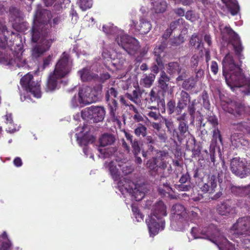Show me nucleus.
<instances>
[{
	"mask_svg": "<svg viewBox=\"0 0 250 250\" xmlns=\"http://www.w3.org/2000/svg\"><path fill=\"white\" fill-rule=\"evenodd\" d=\"M51 18L50 11L38 5L31 30L32 41L37 43L31 49V57L34 60L49 50L52 43L56 40L53 29L60 23L61 19L57 16L51 20Z\"/></svg>",
	"mask_w": 250,
	"mask_h": 250,
	"instance_id": "nucleus-1",
	"label": "nucleus"
},
{
	"mask_svg": "<svg viewBox=\"0 0 250 250\" xmlns=\"http://www.w3.org/2000/svg\"><path fill=\"white\" fill-rule=\"evenodd\" d=\"M241 64V59H239ZM223 75L227 85L233 90L235 88H243L241 91L245 94H250V78H246L241 68V64L236 63L233 56L228 53L222 61Z\"/></svg>",
	"mask_w": 250,
	"mask_h": 250,
	"instance_id": "nucleus-2",
	"label": "nucleus"
},
{
	"mask_svg": "<svg viewBox=\"0 0 250 250\" xmlns=\"http://www.w3.org/2000/svg\"><path fill=\"white\" fill-rule=\"evenodd\" d=\"M72 63L69 56L64 52L56 63L54 71L48 77L45 88L46 92H53L59 89L63 83L64 85L66 84L62 79L70 72Z\"/></svg>",
	"mask_w": 250,
	"mask_h": 250,
	"instance_id": "nucleus-3",
	"label": "nucleus"
},
{
	"mask_svg": "<svg viewBox=\"0 0 250 250\" xmlns=\"http://www.w3.org/2000/svg\"><path fill=\"white\" fill-rule=\"evenodd\" d=\"M103 29L106 34L115 35V41L118 45L129 54H135L140 48L139 43L135 38L125 34L123 30L118 29L113 24L109 23L104 25Z\"/></svg>",
	"mask_w": 250,
	"mask_h": 250,
	"instance_id": "nucleus-4",
	"label": "nucleus"
},
{
	"mask_svg": "<svg viewBox=\"0 0 250 250\" xmlns=\"http://www.w3.org/2000/svg\"><path fill=\"white\" fill-rule=\"evenodd\" d=\"M167 214V207L163 201H159L153 206L150 215L146 220L151 236L156 235L160 229H164V217Z\"/></svg>",
	"mask_w": 250,
	"mask_h": 250,
	"instance_id": "nucleus-5",
	"label": "nucleus"
},
{
	"mask_svg": "<svg viewBox=\"0 0 250 250\" xmlns=\"http://www.w3.org/2000/svg\"><path fill=\"white\" fill-rule=\"evenodd\" d=\"M219 30L223 38H229V44L233 47L235 55L238 59H243L244 57L242 52L244 48L238 35L229 26L220 24Z\"/></svg>",
	"mask_w": 250,
	"mask_h": 250,
	"instance_id": "nucleus-6",
	"label": "nucleus"
},
{
	"mask_svg": "<svg viewBox=\"0 0 250 250\" xmlns=\"http://www.w3.org/2000/svg\"><path fill=\"white\" fill-rule=\"evenodd\" d=\"M230 165V170L235 175L241 178L250 175V162L235 157L231 160Z\"/></svg>",
	"mask_w": 250,
	"mask_h": 250,
	"instance_id": "nucleus-7",
	"label": "nucleus"
},
{
	"mask_svg": "<svg viewBox=\"0 0 250 250\" xmlns=\"http://www.w3.org/2000/svg\"><path fill=\"white\" fill-rule=\"evenodd\" d=\"M105 114L104 108L100 106H91L85 108L81 112V116L83 120L94 123L102 121Z\"/></svg>",
	"mask_w": 250,
	"mask_h": 250,
	"instance_id": "nucleus-8",
	"label": "nucleus"
},
{
	"mask_svg": "<svg viewBox=\"0 0 250 250\" xmlns=\"http://www.w3.org/2000/svg\"><path fill=\"white\" fill-rule=\"evenodd\" d=\"M158 164L156 173L161 178L168 177L172 172L171 166L167 160L168 158V153L165 151H159L157 153Z\"/></svg>",
	"mask_w": 250,
	"mask_h": 250,
	"instance_id": "nucleus-9",
	"label": "nucleus"
},
{
	"mask_svg": "<svg viewBox=\"0 0 250 250\" xmlns=\"http://www.w3.org/2000/svg\"><path fill=\"white\" fill-rule=\"evenodd\" d=\"M33 75L28 73L21 79V84L26 91L30 92L36 98H40V84L39 82L33 81Z\"/></svg>",
	"mask_w": 250,
	"mask_h": 250,
	"instance_id": "nucleus-10",
	"label": "nucleus"
},
{
	"mask_svg": "<svg viewBox=\"0 0 250 250\" xmlns=\"http://www.w3.org/2000/svg\"><path fill=\"white\" fill-rule=\"evenodd\" d=\"M223 109L237 118L240 117L244 113L250 114V106H246L242 103L231 101L223 105Z\"/></svg>",
	"mask_w": 250,
	"mask_h": 250,
	"instance_id": "nucleus-11",
	"label": "nucleus"
},
{
	"mask_svg": "<svg viewBox=\"0 0 250 250\" xmlns=\"http://www.w3.org/2000/svg\"><path fill=\"white\" fill-rule=\"evenodd\" d=\"M231 231L238 236L250 235V216L238 218L232 226Z\"/></svg>",
	"mask_w": 250,
	"mask_h": 250,
	"instance_id": "nucleus-12",
	"label": "nucleus"
},
{
	"mask_svg": "<svg viewBox=\"0 0 250 250\" xmlns=\"http://www.w3.org/2000/svg\"><path fill=\"white\" fill-rule=\"evenodd\" d=\"M167 72L172 76L178 75L176 78V82L182 81L187 77V71L185 68L180 65L177 62H172L166 65Z\"/></svg>",
	"mask_w": 250,
	"mask_h": 250,
	"instance_id": "nucleus-13",
	"label": "nucleus"
},
{
	"mask_svg": "<svg viewBox=\"0 0 250 250\" xmlns=\"http://www.w3.org/2000/svg\"><path fill=\"white\" fill-rule=\"evenodd\" d=\"M187 114L184 113L180 116L176 117V121L178 122V131H176V135L178 140L183 139L187 137L189 134V126L188 122L186 119Z\"/></svg>",
	"mask_w": 250,
	"mask_h": 250,
	"instance_id": "nucleus-14",
	"label": "nucleus"
},
{
	"mask_svg": "<svg viewBox=\"0 0 250 250\" xmlns=\"http://www.w3.org/2000/svg\"><path fill=\"white\" fill-rule=\"evenodd\" d=\"M161 91H158L156 87H153L151 89L148 94V96L146 100L149 104H156L158 107L162 108L164 111H165V101L164 98L160 96Z\"/></svg>",
	"mask_w": 250,
	"mask_h": 250,
	"instance_id": "nucleus-15",
	"label": "nucleus"
},
{
	"mask_svg": "<svg viewBox=\"0 0 250 250\" xmlns=\"http://www.w3.org/2000/svg\"><path fill=\"white\" fill-rule=\"evenodd\" d=\"M217 212L221 216H229L236 213V207L229 201H224L218 203L216 206Z\"/></svg>",
	"mask_w": 250,
	"mask_h": 250,
	"instance_id": "nucleus-16",
	"label": "nucleus"
},
{
	"mask_svg": "<svg viewBox=\"0 0 250 250\" xmlns=\"http://www.w3.org/2000/svg\"><path fill=\"white\" fill-rule=\"evenodd\" d=\"M218 179L215 175H208L207 178L200 185V188L205 192L209 194L213 193L217 186Z\"/></svg>",
	"mask_w": 250,
	"mask_h": 250,
	"instance_id": "nucleus-17",
	"label": "nucleus"
},
{
	"mask_svg": "<svg viewBox=\"0 0 250 250\" xmlns=\"http://www.w3.org/2000/svg\"><path fill=\"white\" fill-rule=\"evenodd\" d=\"M200 234L202 235V238L210 240L213 243H216L219 232L216 227L211 224L208 227H204L200 230Z\"/></svg>",
	"mask_w": 250,
	"mask_h": 250,
	"instance_id": "nucleus-18",
	"label": "nucleus"
},
{
	"mask_svg": "<svg viewBox=\"0 0 250 250\" xmlns=\"http://www.w3.org/2000/svg\"><path fill=\"white\" fill-rule=\"evenodd\" d=\"M194 73L195 74V77H192L184 80L182 84L184 88L186 89L192 88L195 86L196 83L201 80L204 76V71L201 67L195 69Z\"/></svg>",
	"mask_w": 250,
	"mask_h": 250,
	"instance_id": "nucleus-19",
	"label": "nucleus"
},
{
	"mask_svg": "<svg viewBox=\"0 0 250 250\" xmlns=\"http://www.w3.org/2000/svg\"><path fill=\"white\" fill-rule=\"evenodd\" d=\"M171 214L172 219L175 221H182L187 217L185 208L180 204H176L172 207Z\"/></svg>",
	"mask_w": 250,
	"mask_h": 250,
	"instance_id": "nucleus-20",
	"label": "nucleus"
},
{
	"mask_svg": "<svg viewBox=\"0 0 250 250\" xmlns=\"http://www.w3.org/2000/svg\"><path fill=\"white\" fill-rule=\"evenodd\" d=\"M213 128L212 133H213V140L211 142V143L209 147V154L210 160L212 162H213L214 166H215V147L217 139H218L222 143V138L220 134V131L218 128V126L212 127Z\"/></svg>",
	"mask_w": 250,
	"mask_h": 250,
	"instance_id": "nucleus-21",
	"label": "nucleus"
},
{
	"mask_svg": "<svg viewBox=\"0 0 250 250\" xmlns=\"http://www.w3.org/2000/svg\"><path fill=\"white\" fill-rule=\"evenodd\" d=\"M170 81V77L164 71H162L158 81V87L160 88L158 91H161L163 96L168 89V82Z\"/></svg>",
	"mask_w": 250,
	"mask_h": 250,
	"instance_id": "nucleus-22",
	"label": "nucleus"
},
{
	"mask_svg": "<svg viewBox=\"0 0 250 250\" xmlns=\"http://www.w3.org/2000/svg\"><path fill=\"white\" fill-rule=\"evenodd\" d=\"M26 64V60L22 57V53H21L13 54V56L10 57L8 62V65L18 67H24Z\"/></svg>",
	"mask_w": 250,
	"mask_h": 250,
	"instance_id": "nucleus-23",
	"label": "nucleus"
},
{
	"mask_svg": "<svg viewBox=\"0 0 250 250\" xmlns=\"http://www.w3.org/2000/svg\"><path fill=\"white\" fill-rule=\"evenodd\" d=\"M232 193L240 196H244L250 193V185L247 186H236L232 185L230 187Z\"/></svg>",
	"mask_w": 250,
	"mask_h": 250,
	"instance_id": "nucleus-24",
	"label": "nucleus"
},
{
	"mask_svg": "<svg viewBox=\"0 0 250 250\" xmlns=\"http://www.w3.org/2000/svg\"><path fill=\"white\" fill-rule=\"evenodd\" d=\"M153 9L157 13L165 12L167 8V4L165 0H150Z\"/></svg>",
	"mask_w": 250,
	"mask_h": 250,
	"instance_id": "nucleus-25",
	"label": "nucleus"
},
{
	"mask_svg": "<svg viewBox=\"0 0 250 250\" xmlns=\"http://www.w3.org/2000/svg\"><path fill=\"white\" fill-rule=\"evenodd\" d=\"M102 89V86L101 84L97 87H94L90 93V97L88 99L86 98L85 102L89 103V104L96 102L101 98V94Z\"/></svg>",
	"mask_w": 250,
	"mask_h": 250,
	"instance_id": "nucleus-26",
	"label": "nucleus"
},
{
	"mask_svg": "<svg viewBox=\"0 0 250 250\" xmlns=\"http://www.w3.org/2000/svg\"><path fill=\"white\" fill-rule=\"evenodd\" d=\"M92 91V89L90 87H85L82 88L79 90V102L80 105L81 104H88L89 103L85 102L86 98L88 99L90 97V93Z\"/></svg>",
	"mask_w": 250,
	"mask_h": 250,
	"instance_id": "nucleus-27",
	"label": "nucleus"
},
{
	"mask_svg": "<svg viewBox=\"0 0 250 250\" xmlns=\"http://www.w3.org/2000/svg\"><path fill=\"white\" fill-rule=\"evenodd\" d=\"M115 136L110 133H104L99 138V142L101 146H105L113 145L115 142Z\"/></svg>",
	"mask_w": 250,
	"mask_h": 250,
	"instance_id": "nucleus-28",
	"label": "nucleus"
},
{
	"mask_svg": "<svg viewBox=\"0 0 250 250\" xmlns=\"http://www.w3.org/2000/svg\"><path fill=\"white\" fill-rule=\"evenodd\" d=\"M78 73L81 80L83 82L90 81L97 79L98 77L97 74L90 72V70L86 68H83L81 70H80Z\"/></svg>",
	"mask_w": 250,
	"mask_h": 250,
	"instance_id": "nucleus-29",
	"label": "nucleus"
},
{
	"mask_svg": "<svg viewBox=\"0 0 250 250\" xmlns=\"http://www.w3.org/2000/svg\"><path fill=\"white\" fill-rule=\"evenodd\" d=\"M77 140L80 146H86L88 144L92 143L95 141V138L92 135L86 133L82 137H79L77 133L76 134Z\"/></svg>",
	"mask_w": 250,
	"mask_h": 250,
	"instance_id": "nucleus-30",
	"label": "nucleus"
},
{
	"mask_svg": "<svg viewBox=\"0 0 250 250\" xmlns=\"http://www.w3.org/2000/svg\"><path fill=\"white\" fill-rule=\"evenodd\" d=\"M137 28L141 34H146L151 29V24L148 20L142 18L140 20V24Z\"/></svg>",
	"mask_w": 250,
	"mask_h": 250,
	"instance_id": "nucleus-31",
	"label": "nucleus"
},
{
	"mask_svg": "<svg viewBox=\"0 0 250 250\" xmlns=\"http://www.w3.org/2000/svg\"><path fill=\"white\" fill-rule=\"evenodd\" d=\"M216 170L218 171V182L221 183L222 182V175L224 173H226L227 170V166H226L225 161L221 160L220 163H217L216 165Z\"/></svg>",
	"mask_w": 250,
	"mask_h": 250,
	"instance_id": "nucleus-32",
	"label": "nucleus"
},
{
	"mask_svg": "<svg viewBox=\"0 0 250 250\" xmlns=\"http://www.w3.org/2000/svg\"><path fill=\"white\" fill-rule=\"evenodd\" d=\"M98 150L100 153V157L106 158L113 155L117 151V148L116 147H111L107 148H99Z\"/></svg>",
	"mask_w": 250,
	"mask_h": 250,
	"instance_id": "nucleus-33",
	"label": "nucleus"
},
{
	"mask_svg": "<svg viewBox=\"0 0 250 250\" xmlns=\"http://www.w3.org/2000/svg\"><path fill=\"white\" fill-rule=\"evenodd\" d=\"M98 150L100 153V157L106 158L113 155L117 151V148L116 147H111L107 148H99Z\"/></svg>",
	"mask_w": 250,
	"mask_h": 250,
	"instance_id": "nucleus-34",
	"label": "nucleus"
},
{
	"mask_svg": "<svg viewBox=\"0 0 250 250\" xmlns=\"http://www.w3.org/2000/svg\"><path fill=\"white\" fill-rule=\"evenodd\" d=\"M98 150L100 153V157L106 158L113 155L117 151V148L116 147H111L107 148H99Z\"/></svg>",
	"mask_w": 250,
	"mask_h": 250,
	"instance_id": "nucleus-35",
	"label": "nucleus"
},
{
	"mask_svg": "<svg viewBox=\"0 0 250 250\" xmlns=\"http://www.w3.org/2000/svg\"><path fill=\"white\" fill-rule=\"evenodd\" d=\"M157 164V156L156 157L153 158V160L148 161L146 164L147 167L149 169L150 171L151 175L154 177L156 176V175H157L156 173Z\"/></svg>",
	"mask_w": 250,
	"mask_h": 250,
	"instance_id": "nucleus-36",
	"label": "nucleus"
},
{
	"mask_svg": "<svg viewBox=\"0 0 250 250\" xmlns=\"http://www.w3.org/2000/svg\"><path fill=\"white\" fill-rule=\"evenodd\" d=\"M118 166L121 168V170L125 175L130 174L134 170L133 166L128 163H124L122 161H120L119 162Z\"/></svg>",
	"mask_w": 250,
	"mask_h": 250,
	"instance_id": "nucleus-37",
	"label": "nucleus"
},
{
	"mask_svg": "<svg viewBox=\"0 0 250 250\" xmlns=\"http://www.w3.org/2000/svg\"><path fill=\"white\" fill-rule=\"evenodd\" d=\"M180 98L178 103H181L185 108L190 102V97L189 94L184 90H182L180 93Z\"/></svg>",
	"mask_w": 250,
	"mask_h": 250,
	"instance_id": "nucleus-38",
	"label": "nucleus"
},
{
	"mask_svg": "<svg viewBox=\"0 0 250 250\" xmlns=\"http://www.w3.org/2000/svg\"><path fill=\"white\" fill-rule=\"evenodd\" d=\"M162 118L167 128V132L170 133H173V135L175 134H176V130L174 126V122L172 119L166 118V117Z\"/></svg>",
	"mask_w": 250,
	"mask_h": 250,
	"instance_id": "nucleus-39",
	"label": "nucleus"
},
{
	"mask_svg": "<svg viewBox=\"0 0 250 250\" xmlns=\"http://www.w3.org/2000/svg\"><path fill=\"white\" fill-rule=\"evenodd\" d=\"M189 42L191 46L199 49L201 48L202 44V39L197 34H194L191 37Z\"/></svg>",
	"mask_w": 250,
	"mask_h": 250,
	"instance_id": "nucleus-40",
	"label": "nucleus"
},
{
	"mask_svg": "<svg viewBox=\"0 0 250 250\" xmlns=\"http://www.w3.org/2000/svg\"><path fill=\"white\" fill-rule=\"evenodd\" d=\"M155 79L154 74L150 73L148 75H146L142 79V82L145 87H150L153 83Z\"/></svg>",
	"mask_w": 250,
	"mask_h": 250,
	"instance_id": "nucleus-41",
	"label": "nucleus"
},
{
	"mask_svg": "<svg viewBox=\"0 0 250 250\" xmlns=\"http://www.w3.org/2000/svg\"><path fill=\"white\" fill-rule=\"evenodd\" d=\"M190 66L194 72L196 69H199L200 67L202 68L200 62V58L198 55H194L190 59Z\"/></svg>",
	"mask_w": 250,
	"mask_h": 250,
	"instance_id": "nucleus-42",
	"label": "nucleus"
},
{
	"mask_svg": "<svg viewBox=\"0 0 250 250\" xmlns=\"http://www.w3.org/2000/svg\"><path fill=\"white\" fill-rule=\"evenodd\" d=\"M168 42L167 41H162L160 44L156 45L154 49L155 55H161L167 48Z\"/></svg>",
	"mask_w": 250,
	"mask_h": 250,
	"instance_id": "nucleus-43",
	"label": "nucleus"
},
{
	"mask_svg": "<svg viewBox=\"0 0 250 250\" xmlns=\"http://www.w3.org/2000/svg\"><path fill=\"white\" fill-rule=\"evenodd\" d=\"M109 169L112 178L115 181H117L120 178V172L112 162L110 163L109 165Z\"/></svg>",
	"mask_w": 250,
	"mask_h": 250,
	"instance_id": "nucleus-44",
	"label": "nucleus"
},
{
	"mask_svg": "<svg viewBox=\"0 0 250 250\" xmlns=\"http://www.w3.org/2000/svg\"><path fill=\"white\" fill-rule=\"evenodd\" d=\"M202 104L203 107L208 111H210V104L207 92L204 90L201 95Z\"/></svg>",
	"mask_w": 250,
	"mask_h": 250,
	"instance_id": "nucleus-45",
	"label": "nucleus"
},
{
	"mask_svg": "<svg viewBox=\"0 0 250 250\" xmlns=\"http://www.w3.org/2000/svg\"><path fill=\"white\" fill-rule=\"evenodd\" d=\"M108 102L110 114L112 117H115L116 110L118 107V103L116 100L113 99Z\"/></svg>",
	"mask_w": 250,
	"mask_h": 250,
	"instance_id": "nucleus-46",
	"label": "nucleus"
},
{
	"mask_svg": "<svg viewBox=\"0 0 250 250\" xmlns=\"http://www.w3.org/2000/svg\"><path fill=\"white\" fill-rule=\"evenodd\" d=\"M132 196L136 201H140L144 198L145 193L144 191H142L141 188H135L132 189Z\"/></svg>",
	"mask_w": 250,
	"mask_h": 250,
	"instance_id": "nucleus-47",
	"label": "nucleus"
},
{
	"mask_svg": "<svg viewBox=\"0 0 250 250\" xmlns=\"http://www.w3.org/2000/svg\"><path fill=\"white\" fill-rule=\"evenodd\" d=\"M207 116V120L212 125V127L218 126V122L217 118L211 111L208 112Z\"/></svg>",
	"mask_w": 250,
	"mask_h": 250,
	"instance_id": "nucleus-48",
	"label": "nucleus"
},
{
	"mask_svg": "<svg viewBox=\"0 0 250 250\" xmlns=\"http://www.w3.org/2000/svg\"><path fill=\"white\" fill-rule=\"evenodd\" d=\"M147 128L145 125L139 124L134 130V133L137 136L145 137L146 135Z\"/></svg>",
	"mask_w": 250,
	"mask_h": 250,
	"instance_id": "nucleus-49",
	"label": "nucleus"
},
{
	"mask_svg": "<svg viewBox=\"0 0 250 250\" xmlns=\"http://www.w3.org/2000/svg\"><path fill=\"white\" fill-rule=\"evenodd\" d=\"M80 8L83 11L90 8L93 4L92 0H79L78 1Z\"/></svg>",
	"mask_w": 250,
	"mask_h": 250,
	"instance_id": "nucleus-50",
	"label": "nucleus"
},
{
	"mask_svg": "<svg viewBox=\"0 0 250 250\" xmlns=\"http://www.w3.org/2000/svg\"><path fill=\"white\" fill-rule=\"evenodd\" d=\"M233 0H222L223 3L226 4L229 2L232 3V6L230 7V11L232 15H235L238 13L240 7L238 3L233 2Z\"/></svg>",
	"mask_w": 250,
	"mask_h": 250,
	"instance_id": "nucleus-51",
	"label": "nucleus"
},
{
	"mask_svg": "<svg viewBox=\"0 0 250 250\" xmlns=\"http://www.w3.org/2000/svg\"><path fill=\"white\" fill-rule=\"evenodd\" d=\"M174 187L179 191H188L192 188V186L190 183L175 184Z\"/></svg>",
	"mask_w": 250,
	"mask_h": 250,
	"instance_id": "nucleus-52",
	"label": "nucleus"
},
{
	"mask_svg": "<svg viewBox=\"0 0 250 250\" xmlns=\"http://www.w3.org/2000/svg\"><path fill=\"white\" fill-rule=\"evenodd\" d=\"M132 97L133 98V103L136 104H139L141 103V98L142 92L139 88H136L132 91Z\"/></svg>",
	"mask_w": 250,
	"mask_h": 250,
	"instance_id": "nucleus-53",
	"label": "nucleus"
},
{
	"mask_svg": "<svg viewBox=\"0 0 250 250\" xmlns=\"http://www.w3.org/2000/svg\"><path fill=\"white\" fill-rule=\"evenodd\" d=\"M118 94L117 90L114 87H110L108 89L105 94V99L106 101H109L110 98H116Z\"/></svg>",
	"mask_w": 250,
	"mask_h": 250,
	"instance_id": "nucleus-54",
	"label": "nucleus"
},
{
	"mask_svg": "<svg viewBox=\"0 0 250 250\" xmlns=\"http://www.w3.org/2000/svg\"><path fill=\"white\" fill-rule=\"evenodd\" d=\"M132 148V153L133 155H139L141 152V148L139 146V143L137 140L135 139L131 144Z\"/></svg>",
	"mask_w": 250,
	"mask_h": 250,
	"instance_id": "nucleus-55",
	"label": "nucleus"
},
{
	"mask_svg": "<svg viewBox=\"0 0 250 250\" xmlns=\"http://www.w3.org/2000/svg\"><path fill=\"white\" fill-rule=\"evenodd\" d=\"M197 104V102L196 100H194L192 101L191 104H190L188 108V112L190 115L192 119H194L195 113L196 111L195 106Z\"/></svg>",
	"mask_w": 250,
	"mask_h": 250,
	"instance_id": "nucleus-56",
	"label": "nucleus"
},
{
	"mask_svg": "<svg viewBox=\"0 0 250 250\" xmlns=\"http://www.w3.org/2000/svg\"><path fill=\"white\" fill-rule=\"evenodd\" d=\"M184 42L183 37H177L171 39L170 40V44L172 46H177L181 44Z\"/></svg>",
	"mask_w": 250,
	"mask_h": 250,
	"instance_id": "nucleus-57",
	"label": "nucleus"
},
{
	"mask_svg": "<svg viewBox=\"0 0 250 250\" xmlns=\"http://www.w3.org/2000/svg\"><path fill=\"white\" fill-rule=\"evenodd\" d=\"M184 108L181 103H178L177 105H174L173 110L171 111V115L175 113L176 115L180 116L181 113Z\"/></svg>",
	"mask_w": 250,
	"mask_h": 250,
	"instance_id": "nucleus-58",
	"label": "nucleus"
},
{
	"mask_svg": "<svg viewBox=\"0 0 250 250\" xmlns=\"http://www.w3.org/2000/svg\"><path fill=\"white\" fill-rule=\"evenodd\" d=\"M179 182L181 184H188L190 183V176L188 172L183 174L179 179Z\"/></svg>",
	"mask_w": 250,
	"mask_h": 250,
	"instance_id": "nucleus-59",
	"label": "nucleus"
},
{
	"mask_svg": "<svg viewBox=\"0 0 250 250\" xmlns=\"http://www.w3.org/2000/svg\"><path fill=\"white\" fill-rule=\"evenodd\" d=\"M53 58V55H49L47 57L44 58L43 60V69L48 67L51 63Z\"/></svg>",
	"mask_w": 250,
	"mask_h": 250,
	"instance_id": "nucleus-60",
	"label": "nucleus"
},
{
	"mask_svg": "<svg viewBox=\"0 0 250 250\" xmlns=\"http://www.w3.org/2000/svg\"><path fill=\"white\" fill-rule=\"evenodd\" d=\"M147 116L155 120H159L161 117L160 113L159 111H149L147 114Z\"/></svg>",
	"mask_w": 250,
	"mask_h": 250,
	"instance_id": "nucleus-61",
	"label": "nucleus"
},
{
	"mask_svg": "<svg viewBox=\"0 0 250 250\" xmlns=\"http://www.w3.org/2000/svg\"><path fill=\"white\" fill-rule=\"evenodd\" d=\"M175 104V102L172 100H170L167 102V110L169 115H171V111L173 110V108Z\"/></svg>",
	"mask_w": 250,
	"mask_h": 250,
	"instance_id": "nucleus-62",
	"label": "nucleus"
},
{
	"mask_svg": "<svg viewBox=\"0 0 250 250\" xmlns=\"http://www.w3.org/2000/svg\"><path fill=\"white\" fill-rule=\"evenodd\" d=\"M9 12L10 14L13 15L15 18L19 17L21 16V12L15 7H10Z\"/></svg>",
	"mask_w": 250,
	"mask_h": 250,
	"instance_id": "nucleus-63",
	"label": "nucleus"
},
{
	"mask_svg": "<svg viewBox=\"0 0 250 250\" xmlns=\"http://www.w3.org/2000/svg\"><path fill=\"white\" fill-rule=\"evenodd\" d=\"M242 246L246 250H250V239H244L242 241Z\"/></svg>",
	"mask_w": 250,
	"mask_h": 250,
	"instance_id": "nucleus-64",
	"label": "nucleus"
}]
</instances>
